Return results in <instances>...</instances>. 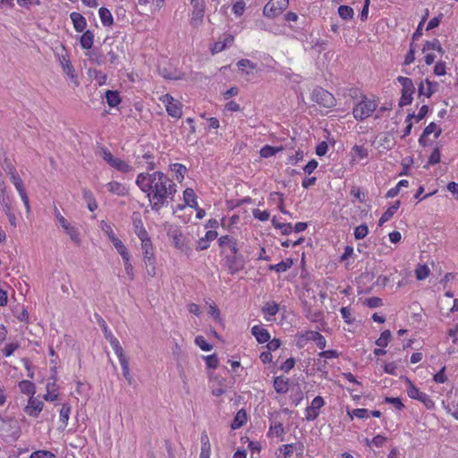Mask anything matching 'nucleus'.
<instances>
[{"label":"nucleus","mask_w":458,"mask_h":458,"mask_svg":"<svg viewBox=\"0 0 458 458\" xmlns=\"http://www.w3.org/2000/svg\"><path fill=\"white\" fill-rule=\"evenodd\" d=\"M378 106L377 98H369L362 95L360 101L352 108V115L357 121H363L370 117Z\"/></svg>","instance_id":"obj_3"},{"label":"nucleus","mask_w":458,"mask_h":458,"mask_svg":"<svg viewBox=\"0 0 458 458\" xmlns=\"http://www.w3.org/2000/svg\"><path fill=\"white\" fill-rule=\"evenodd\" d=\"M414 272L415 276L419 281L426 279L430 275V269L426 264H419Z\"/></svg>","instance_id":"obj_41"},{"label":"nucleus","mask_w":458,"mask_h":458,"mask_svg":"<svg viewBox=\"0 0 458 458\" xmlns=\"http://www.w3.org/2000/svg\"><path fill=\"white\" fill-rule=\"evenodd\" d=\"M124 265V270L131 281H132L135 277L134 268L132 264L131 263V256L123 259Z\"/></svg>","instance_id":"obj_59"},{"label":"nucleus","mask_w":458,"mask_h":458,"mask_svg":"<svg viewBox=\"0 0 458 458\" xmlns=\"http://www.w3.org/2000/svg\"><path fill=\"white\" fill-rule=\"evenodd\" d=\"M58 386L56 378L52 377V381H48L46 386L47 393L43 395L44 400L47 402H55L58 399Z\"/></svg>","instance_id":"obj_19"},{"label":"nucleus","mask_w":458,"mask_h":458,"mask_svg":"<svg viewBox=\"0 0 458 458\" xmlns=\"http://www.w3.org/2000/svg\"><path fill=\"white\" fill-rule=\"evenodd\" d=\"M55 216L59 223L60 226L63 228L64 233L70 237V239L77 245H80L81 242V235L78 229L72 225L58 210L57 208L54 209Z\"/></svg>","instance_id":"obj_10"},{"label":"nucleus","mask_w":458,"mask_h":458,"mask_svg":"<svg viewBox=\"0 0 458 458\" xmlns=\"http://www.w3.org/2000/svg\"><path fill=\"white\" fill-rule=\"evenodd\" d=\"M352 151L359 159H364L369 156V151L363 146L354 145Z\"/></svg>","instance_id":"obj_60"},{"label":"nucleus","mask_w":458,"mask_h":458,"mask_svg":"<svg viewBox=\"0 0 458 458\" xmlns=\"http://www.w3.org/2000/svg\"><path fill=\"white\" fill-rule=\"evenodd\" d=\"M434 133V138L437 139L441 133L442 130L439 128L435 123H430L423 131V133L420 135L419 139V143L422 146L427 145V138L431 134Z\"/></svg>","instance_id":"obj_18"},{"label":"nucleus","mask_w":458,"mask_h":458,"mask_svg":"<svg viewBox=\"0 0 458 458\" xmlns=\"http://www.w3.org/2000/svg\"><path fill=\"white\" fill-rule=\"evenodd\" d=\"M44 403L34 396H30L27 405L24 407V412L32 418H38L42 411Z\"/></svg>","instance_id":"obj_14"},{"label":"nucleus","mask_w":458,"mask_h":458,"mask_svg":"<svg viewBox=\"0 0 458 458\" xmlns=\"http://www.w3.org/2000/svg\"><path fill=\"white\" fill-rule=\"evenodd\" d=\"M293 265V260L292 259L288 258L277 264L269 265L268 269L271 271H276L277 273H283V272L287 271L289 268H291Z\"/></svg>","instance_id":"obj_32"},{"label":"nucleus","mask_w":458,"mask_h":458,"mask_svg":"<svg viewBox=\"0 0 458 458\" xmlns=\"http://www.w3.org/2000/svg\"><path fill=\"white\" fill-rule=\"evenodd\" d=\"M318 331L305 330L298 332L295 335V344L299 349L304 348L309 342H314Z\"/></svg>","instance_id":"obj_16"},{"label":"nucleus","mask_w":458,"mask_h":458,"mask_svg":"<svg viewBox=\"0 0 458 458\" xmlns=\"http://www.w3.org/2000/svg\"><path fill=\"white\" fill-rule=\"evenodd\" d=\"M237 66L242 72H245L249 74L250 72L257 68L256 64L249 59H241L237 62Z\"/></svg>","instance_id":"obj_42"},{"label":"nucleus","mask_w":458,"mask_h":458,"mask_svg":"<svg viewBox=\"0 0 458 458\" xmlns=\"http://www.w3.org/2000/svg\"><path fill=\"white\" fill-rule=\"evenodd\" d=\"M98 15L102 24L105 27H110L114 23V18L111 12L106 7H100L98 10Z\"/></svg>","instance_id":"obj_36"},{"label":"nucleus","mask_w":458,"mask_h":458,"mask_svg":"<svg viewBox=\"0 0 458 458\" xmlns=\"http://www.w3.org/2000/svg\"><path fill=\"white\" fill-rule=\"evenodd\" d=\"M70 18L76 32H82L87 27L86 18L80 13L72 12Z\"/></svg>","instance_id":"obj_20"},{"label":"nucleus","mask_w":458,"mask_h":458,"mask_svg":"<svg viewBox=\"0 0 458 458\" xmlns=\"http://www.w3.org/2000/svg\"><path fill=\"white\" fill-rule=\"evenodd\" d=\"M223 261L230 275H235L245 267V262L241 253L223 258Z\"/></svg>","instance_id":"obj_12"},{"label":"nucleus","mask_w":458,"mask_h":458,"mask_svg":"<svg viewBox=\"0 0 458 458\" xmlns=\"http://www.w3.org/2000/svg\"><path fill=\"white\" fill-rule=\"evenodd\" d=\"M20 348V344L17 342L6 344L1 350L4 357H11L16 350Z\"/></svg>","instance_id":"obj_47"},{"label":"nucleus","mask_w":458,"mask_h":458,"mask_svg":"<svg viewBox=\"0 0 458 458\" xmlns=\"http://www.w3.org/2000/svg\"><path fill=\"white\" fill-rule=\"evenodd\" d=\"M120 365L122 367L123 375L124 378L126 379L128 384L131 385L132 383V377L130 373L129 360L127 359V360L120 361Z\"/></svg>","instance_id":"obj_55"},{"label":"nucleus","mask_w":458,"mask_h":458,"mask_svg":"<svg viewBox=\"0 0 458 458\" xmlns=\"http://www.w3.org/2000/svg\"><path fill=\"white\" fill-rule=\"evenodd\" d=\"M109 336L110 337H109L108 342H109L113 351L116 354V356L119 360V362L122 360H127L128 358L126 357V355L123 352V349L122 345L120 344L119 340L114 335H109Z\"/></svg>","instance_id":"obj_27"},{"label":"nucleus","mask_w":458,"mask_h":458,"mask_svg":"<svg viewBox=\"0 0 458 458\" xmlns=\"http://www.w3.org/2000/svg\"><path fill=\"white\" fill-rule=\"evenodd\" d=\"M133 231L136 233L140 230L145 228L141 216L139 213H134L132 216Z\"/></svg>","instance_id":"obj_63"},{"label":"nucleus","mask_w":458,"mask_h":458,"mask_svg":"<svg viewBox=\"0 0 458 458\" xmlns=\"http://www.w3.org/2000/svg\"><path fill=\"white\" fill-rule=\"evenodd\" d=\"M142 159L146 162L147 169L149 171L155 170L157 167L156 162H155V157L153 153L148 151L142 155Z\"/></svg>","instance_id":"obj_48"},{"label":"nucleus","mask_w":458,"mask_h":458,"mask_svg":"<svg viewBox=\"0 0 458 458\" xmlns=\"http://www.w3.org/2000/svg\"><path fill=\"white\" fill-rule=\"evenodd\" d=\"M83 34L80 38V45L81 48L89 50L93 47L94 44V33L88 30L82 31Z\"/></svg>","instance_id":"obj_29"},{"label":"nucleus","mask_w":458,"mask_h":458,"mask_svg":"<svg viewBox=\"0 0 458 458\" xmlns=\"http://www.w3.org/2000/svg\"><path fill=\"white\" fill-rule=\"evenodd\" d=\"M101 229L104 232V233L107 236L110 242L117 237L112 225L105 221L101 222Z\"/></svg>","instance_id":"obj_57"},{"label":"nucleus","mask_w":458,"mask_h":458,"mask_svg":"<svg viewBox=\"0 0 458 458\" xmlns=\"http://www.w3.org/2000/svg\"><path fill=\"white\" fill-rule=\"evenodd\" d=\"M20 391L24 394L30 396H34L36 394V386L33 382L30 380H21L18 384Z\"/></svg>","instance_id":"obj_33"},{"label":"nucleus","mask_w":458,"mask_h":458,"mask_svg":"<svg viewBox=\"0 0 458 458\" xmlns=\"http://www.w3.org/2000/svg\"><path fill=\"white\" fill-rule=\"evenodd\" d=\"M261 310H262V313L265 315V318L267 320H269L268 317H274L278 313L279 304L274 301H267L264 304Z\"/></svg>","instance_id":"obj_28"},{"label":"nucleus","mask_w":458,"mask_h":458,"mask_svg":"<svg viewBox=\"0 0 458 458\" xmlns=\"http://www.w3.org/2000/svg\"><path fill=\"white\" fill-rule=\"evenodd\" d=\"M30 458H56L55 455L47 450L35 451L30 454Z\"/></svg>","instance_id":"obj_64"},{"label":"nucleus","mask_w":458,"mask_h":458,"mask_svg":"<svg viewBox=\"0 0 458 458\" xmlns=\"http://www.w3.org/2000/svg\"><path fill=\"white\" fill-rule=\"evenodd\" d=\"M245 2L244 0H237L232 8L233 13L237 16L240 17L243 14L245 11Z\"/></svg>","instance_id":"obj_61"},{"label":"nucleus","mask_w":458,"mask_h":458,"mask_svg":"<svg viewBox=\"0 0 458 458\" xmlns=\"http://www.w3.org/2000/svg\"><path fill=\"white\" fill-rule=\"evenodd\" d=\"M136 185L143 191L149 201L151 209L159 211L173 200L177 191L176 184L160 171L140 173L136 178Z\"/></svg>","instance_id":"obj_1"},{"label":"nucleus","mask_w":458,"mask_h":458,"mask_svg":"<svg viewBox=\"0 0 458 458\" xmlns=\"http://www.w3.org/2000/svg\"><path fill=\"white\" fill-rule=\"evenodd\" d=\"M57 56V59L63 68V71L64 72L67 68L71 67L72 64V62L70 60V55L69 54L67 53L64 46H62V52L61 53H58L56 55Z\"/></svg>","instance_id":"obj_38"},{"label":"nucleus","mask_w":458,"mask_h":458,"mask_svg":"<svg viewBox=\"0 0 458 458\" xmlns=\"http://www.w3.org/2000/svg\"><path fill=\"white\" fill-rule=\"evenodd\" d=\"M99 154L110 167L120 173L128 174L131 173L133 169L129 163L120 157H114L112 152L106 147H101L99 148Z\"/></svg>","instance_id":"obj_4"},{"label":"nucleus","mask_w":458,"mask_h":458,"mask_svg":"<svg viewBox=\"0 0 458 458\" xmlns=\"http://www.w3.org/2000/svg\"><path fill=\"white\" fill-rule=\"evenodd\" d=\"M433 52L438 51L442 52L441 44L438 39L434 38L433 40L427 41L423 47V52Z\"/></svg>","instance_id":"obj_46"},{"label":"nucleus","mask_w":458,"mask_h":458,"mask_svg":"<svg viewBox=\"0 0 458 458\" xmlns=\"http://www.w3.org/2000/svg\"><path fill=\"white\" fill-rule=\"evenodd\" d=\"M338 14L343 20H351L353 18L354 12L351 6L340 5L338 7Z\"/></svg>","instance_id":"obj_45"},{"label":"nucleus","mask_w":458,"mask_h":458,"mask_svg":"<svg viewBox=\"0 0 458 458\" xmlns=\"http://www.w3.org/2000/svg\"><path fill=\"white\" fill-rule=\"evenodd\" d=\"M247 422V413L245 410L241 409L237 411L233 420L231 423V428L233 429H238L242 428Z\"/></svg>","instance_id":"obj_34"},{"label":"nucleus","mask_w":458,"mask_h":458,"mask_svg":"<svg viewBox=\"0 0 458 458\" xmlns=\"http://www.w3.org/2000/svg\"><path fill=\"white\" fill-rule=\"evenodd\" d=\"M369 233V228L366 224L358 225L354 230V237L356 240L365 238Z\"/></svg>","instance_id":"obj_56"},{"label":"nucleus","mask_w":458,"mask_h":458,"mask_svg":"<svg viewBox=\"0 0 458 458\" xmlns=\"http://www.w3.org/2000/svg\"><path fill=\"white\" fill-rule=\"evenodd\" d=\"M283 149L284 148L282 146L273 147L270 145H265L260 148L259 155L263 158H268L275 156L276 153L282 151Z\"/></svg>","instance_id":"obj_37"},{"label":"nucleus","mask_w":458,"mask_h":458,"mask_svg":"<svg viewBox=\"0 0 458 458\" xmlns=\"http://www.w3.org/2000/svg\"><path fill=\"white\" fill-rule=\"evenodd\" d=\"M273 386L277 394H285L289 390L290 380L284 376H278L274 378Z\"/></svg>","instance_id":"obj_22"},{"label":"nucleus","mask_w":458,"mask_h":458,"mask_svg":"<svg viewBox=\"0 0 458 458\" xmlns=\"http://www.w3.org/2000/svg\"><path fill=\"white\" fill-rule=\"evenodd\" d=\"M234 41V38L231 34H224L222 39L215 42L210 47L211 53L217 54L225 50L227 47L232 46Z\"/></svg>","instance_id":"obj_17"},{"label":"nucleus","mask_w":458,"mask_h":458,"mask_svg":"<svg viewBox=\"0 0 458 458\" xmlns=\"http://www.w3.org/2000/svg\"><path fill=\"white\" fill-rule=\"evenodd\" d=\"M340 313L342 315L343 319L346 324H352L354 322V318L352 317L351 309L349 307H342L340 309Z\"/></svg>","instance_id":"obj_62"},{"label":"nucleus","mask_w":458,"mask_h":458,"mask_svg":"<svg viewBox=\"0 0 458 458\" xmlns=\"http://www.w3.org/2000/svg\"><path fill=\"white\" fill-rule=\"evenodd\" d=\"M83 199L87 202L88 208L90 211H95L98 208V202L89 190L84 189L82 191Z\"/></svg>","instance_id":"obj_39"},{"label":"nucleus","mask_w":458,"mask_h":458,"mask_svg":"<svg viewBox=\"0 0 458 458\" xmlns=\"http://www.w3.org/2000/svg\"><path fill=\"white\" fill-rule=\"evenodd\" d=\"M183 199L187 206L192 208H197L198 201L197 195L195 194L193 189L186 188L183 191Z\"/></svg>","instance_id":"obj_35"},{"label":"nucleus","mask_w":458,"mask_h":458,"mask_svg":"<svg viewBox=\"0 0 458 458\" xmlns=\"http://www.w3.org/2000/svg\"><path fill=\"white\" fill-rule=\"evenodd\" d=\"M269 435L275 436L276 437H281L284 435V428L282 423H277L275 425H271L269 428Z\"/></svg>","instance_id":"obj_58"},{"label":"nucleus","mask_w":458,"mask_h":458,"mask_svg":"<svg viewBox=\"0 0 458 458\" xmlns=\"http://www.w3.org/2000/svg\"><path fill=\"white\" fill-rule=\"evenodd\" d=\"M277 199V208L278 209L284 213V214H286V210L284 209V197H283V194L280 193V192H276V191H274V192H271L270 195H269V199L270 200H274L275 199Z\"/></svg>","instance_id":"obj_52"},{"label":"nucleus","mask_w":458,"mask_h":458,"mask_svg":"<svg viewBox=\"0 0 458 458\" xmlns=\"http://www.w3.org/2000/svg\"><path fill=\"white\" fill-rule=\"evenodd\" d=\"M290 0H269L263 8V14L270 19L279 16L289 5Z\"/></svg>","instance_id":"obj_11"},{"label":"nucleus","mask_w":458,"mask_h":458,"mask_svg":"<svg viewBox=\"0 0 458 458\" xmlns=\"http://www.w3.org/2000/svg\"><path fill=\"white\" fill-rule=\"evenodd\" d=\"M71 413V406L68 403H64L60 410V421L66 426L68 424Z\"/></svg>","instance_id":"obj_49"},{"label":"nucleus","mask_w":458,"mask_h":458,"mask_svg":"<svg viewBox=\"0 0 458 458\" xmlns=\"http://www.w3.org/2000/svg\"><path fill=\"white\" fill-rule=\"evenodd\" d=\"M392 334L390 330H385L381 333L380 336L376 340V344L379 347L385 348L388 345Z\"/></svg>","instance_id":"obj_43"},{"label":"nucleus","mask_w":458,"mask_h":458,"mask_svg":"<svg viewBox=\"0 0 458 458\" xmlns=\"http://www.w3.org/2000/svg\"><path fill=\"white\" fill-rule=\"evenodd\" d=\"M413 117H414V114H409L406 116V118H405L406 126L403 131V134L401 135L402 139H404L411 134V129L413 127Z\"/></svg>","instance_id":"obj_50"},{"label":"nucleus","mask_w":458,"mask_h":458,"mask_svg":"<svg viewBox=\"0 0 458 458\" xmlns=\"http://www.w3.org/2000/svg\"><path fill=\"white\" fill-rule=\"evenodd\" d=\"M194 342L202 351L209 352L213 348L212 344H208L202 335H197Z\"/></svg>","instance_id":"obj_53"},{"label":"nucleus","mask_w":458,"mask_h":458,"mask_svg":"<svg viewBox=\"0 0 458 458\" xmlns=\"http://www.w3.org/2000/svg\"><path fill=\"white\" fill-rule=\"evenodd\" d=\"M218 246L222 258L240 253L238 240L231 235H222L218 239Z\"/></svg>","instance_id":"obj_9"},{"label":"nucleus","mask_w":458,"mask_h":458,"mask_svg":"<svg viewBox=\"0 0 458 458\" xmlns=\"http://www.w3.org/2000/svg\"><path fill=\"white\" fill-rule=\"evenodd\" d=\"M141 250H142V257L145 264H148V260H152L156 259L155 256V247L152 243V241L140 242Z\"/></svg>","instance_id":"obj_24"},{"label":"nucleus","mask_w":458,"mask_h":458,"mask_svg":"<svg viewBox=\"0 0 458 458\" xmlns=\"http://www.w3.org/2000/svg\"><path fill=\"white\" fill-rule=\"evenodd\" d=\"M437 82L431 81L429 79L426 78L424 81H421L419 85V96H424L427 98H429L437 90Z\"/></svg>","instance_id":"obj_15"},{"label":"nucleus","mask_w":458,"mask_h":458,"mask_svg":"<svg viewBox=\"0 0 458 458\" xmlns=\"http://www.w3.org/2000/svg\"><path fill=\"white\" fill-rule=\"evenodd\" d=\"M169 169L174 174L175 180L180 183L182 182L188 172L187 167L181 163H174L169 165Z\"/></svg>","instance_id":"obj_23"},{"label":"nucleus","mask_w":458,"mask_h":458,"mask_svg":"<svg viewBox=\"0 0 458 458\" xmlns=\"http://www.w3.org/2000/svg\"><path fill=\"white\" fill-rule=\"evenodd\" d=\"M120 365L122 367L123 375L124 378L126 379L128 384L131 385L132 383V377L130 373L129 360L127 359V360L120 361Z\"/></svg>","instance_id":"obj_54"},{"label":"nucleus","mask_w":458,"mask_h":458,"mask_svg":"<svg viewBox=\"0 0 458 458\" xmlns=\"http://www.w3.org/2000/svg\"><path fill=\"white\" fill-rule=\"evenodd\" d=\"M348 415L352 420L353 417H357L359 419H368L369 417V411L365 408H358L352 410V411H348Z\"/></svg>","instance_id":"obj_51"},{"label":"nucleus","mask_w":458,"mask_h":458,"mask_svg":"<svg viewBox=\"0 0 458 458\" xmlns=\"http://www.w3.org/2000/svg\"><path fill=\"white\" fill-rule=\"evenodd\" d=\"M400 205H401V201L400 200H395L392 206H390L381 216V217L379 218L378 220V225L381 226L383 225L385 223L388 222L389 220L392 219V217L394 216V215L396 213V211L398 210V208H400Z\"/></svg>","instance_id":"obj_25"},{"label":"nucleus","mask_w":458,"mask_h":458,"mask_svg":"<svg viewBox=\"0 0 458 458\" xmlns=\"http://www.w3.org/2000/svg\"><path fill=\"white\" fill-rule=\"evenodd\" d=\"M159 74L165 80L181 81L184 78V73L180 71H169L166 68L159 69Z\"/></svg>","instance_id":"obj_30"},{"label":"nucleus","mask_w":458,"mask_h":458,"mask_svg":"<svg viewBox=\"0 0 458 458\" xmlns=\"http://www.w3.org/2000/svg\"><path fill=\"white\" fill-rule=\"evenodd\" d=\"M106 186L110 193L117 196H125L128 193L126 186L117 181H111Z\"/></svg>","instance_id":"obj_26"},{"label":"nucleus","mask_w":458,"mask_h":458,"mask_svg":"<svg viewBox=\"0 0 458 458\" xmlns=\"http://www.w3.org/2000/svg\"><path fill=\"white\" fill-rule=\"evenodd\" d=\"M106 98L108 106L110 107H116L122 102V98L117 90H106Z\"/></svg>","instance_id":"obj_31"},{"label":"nucleus","mask_w":458,"mask_h":458,"mask_svg":"<svg viewBox=\"0 0 458 458\" xmlns=\"http://www.w3.org/2000/svg\"><path fill=\"white\" fill-rule=\"evenodd\" d=\"M251 334L255 336L259 344H265L270 339V334L268 330L262 326H253L251 328Z\"/></svg>","instance_id":"obj_21"},{"label":"nucleus","mask_w":458,"mask_h":458,"mask_svg":"<svg viewBox=\"0 0 458 458\" xmlns=\"http://www.w3.org/2000/svg\"><path fill=\"white\" fill-rule=\"evenodd\" d=\"M0 205L4 212L13 209L12 199L8 191L0 193Z\"/></svg>","instance_id":"obj_44"},{"label":"nucleus","mask_w":458,"mask_h":458,"mask_svg":"<svg viewBox=\"0 0 458 458\" xmlns=\"http://www.w3.org/2000/svg\"><path fill=\"white\" fill-rule=\"evenodd\" d=\"M396 80L402 86L401 97L398 102L399 106L403 107L411 105L415 93V86L412 80L404 76H398Z\"/></svg>","instance_id":"obj_5"},{"label":"nucleus","mask_w":458,"mask_h":458,"mask_svg":"<svg viewBox=\"0 0 458 458\" xmlns=\"http://www.w3.org/2000/svg\"><path fill=\"white\" fill-rule=\"evenodd\" d=\"M405 383L407 385L406 392L411 399L422 403L428 410L435 408V402L432 398L428 394L421 392L410 378L406 377Z\"/></svg>","instance_id":"obj_6"},{"label":"nucleus","mask_w":458,"mask_h":458,"mask_svg":"<svg viewBox=\"0 0 458 458\" xmlns=\"http://www.w3.org/2000/svg\"><path fill=\"white\" fill-rule=\"evenodd\" d=\"M159 101L165 106V111L173 118L180 119L182 116L183 105L170 94H164L159 97Z\"/></svg>","instance_id":"obj_8"},{"label":"nucleus","mask_w":458,"mask_h":458,"mask_svg":"<svg viewBox=\"0 0 458 458\" xmlns=\"http://www.w3.org/2000/svg\"><path fill=\"white\" fill-rule=\"evenodd\" d=\"M325 405V401L321 396H316L312 401L311 404L308 406L304 411L305 419L308 421L315 420L319 413L320 409Z\"/></svg>","instance_id":"obj_13"},{"label":"nucleus","mask_w":458,"mask_h":458,"mask_svg":"<svg viewBox=\"0 0 458 458\" xmlns=\"http://www.w3.org/2000/svg\"><path fill=\"white\" fill-rule=\"evenodd\" d=\"M111 242L113 243L117 252L121 255L123 259L130 257V252L128 249L118 237L114 238L113 241H111Z\"/></svg>","instance_id":"obj_40"},{"label":"nucleus","mask_w":458,"mask_h":458,"mask_svg":"<svg viewBox=\"0 0 458 458\" xmlns=\"http://www.w3.org/2000/svg\"><path fill=\"white\" fill-rule=\"evenodd\" d=\"M311 100L323 108H332L336 105L335 96L322 87H316L311 92Z\"/></svg>","instance_id":"obj_7"},{"label":"nucleus","mask_w":458,"mask_h":458,"mask_svg":"<svg viewBox=\"0 0 458 458\" xmlns=\"http://www.w3.org/2000/svg\"><path fill=\"white\" fill-rule=\"evenodd\" d=\"M3 169L5 172V174L10 177L11 182L14 185L16 191H18L21 199L25 207L26 212H30V205L28 194L26 192L24 183L22 179L18 174V171L15 167V165L12 163L11 160L8 158H5L3 163Z\"/></svg>","instance_id":"obj_2"}]
</instances>
